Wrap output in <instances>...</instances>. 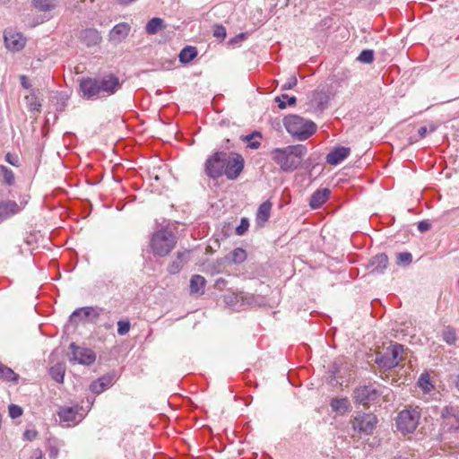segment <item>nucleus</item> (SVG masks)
<instances>
[{"instance_id":"de8ad7c7","label":"nucleus","mask_w":459,"mask_h":459,"mask_svg":"<svg viewBox=\"0 0 459 459\" xmlns=\"http://www.w3.org/2000/svg\"><path fill=\"white\" fill-rule=\"evenodd\" d=\"M226 29L222 25H215L213 30V36L221 40L226 38Z\"/></svg>"},{"instance_id":"c756f323","label":"nucleus","mask_w":459,"mask_h":459,"mask_svg":"<svg viewBox=\"0 0 459 459\" xmlns=\"http://www.w3.org/2000/svg\"><path fill=\"white\" fill-rule=\"evenodd\" d=\"M226 259L232 264H241L247 259V252L243 248L237 247L226 256Z\"/></svg>"},{"instance_id":"4c0bfd02","label":"nucleus","mask_w":459,"mask_h":459,"mask_svg":"<svg viewBox=\"0 0 459 459\" xmlns=\"http://www.w3.org/2000/svg\"><path fill=\"white\" fill-rule=\"evenodd\" d=\"M442 339L449 345H454L457 341L455 329L447 326L442 332Z\"/></svg>"},{"instance_id":"f8f14e48","label":"nucleus","mask_w":459,"mask_h":459,"mask_svg":"<svg viewBox=\"0 0 459 459\" xmlns=\"http://www.w3.org/2000/svg\"><path fill=\"white\" fill-rule=\"evenodd\" d=\"M70 347L73 353V359L79 364L91 365L95 361L96 355L92 350L78 347L74 342L71 343Z\"/></svg>"},{"instance_id":"f704fd0d","label":"nucleus","mask_w":459,"mask_h":459,"mask_svg":"<svg viewBox=\"0 0 459 459\" xmlns=\"http://www.w3.org/2000/svg\"><path fill=\"white\" fill-rule=\"evenodd\" d=\"M386 351L388 352L392 361L395 364L397 367L401 360L402 353L403 352V345L401 344H394L389 347Z\"/></svg>"},{"instance_id":"5fc2aeb1","label":"nucleus","mask_w":459,"mask_h":459,"mask_svg":"<svg viewBox=\"0 0 459 459\" xmlns=\"http://www.w3.org/2000/svg\"><path fill=\"white\" fill-rule=\"evenodd\" d=\"M226 280H224L223 278H219L215 281L214 286L219 290H222L226 286Z\"/></svg>"},{"instance_id":"1a4fd4ad","label":"nucleus","mask_w":459,"mask_h":459,"mask_svg":"<svg viewBox=\"0 0 459 459\" xmlns=\"http://www.w3.org/2000/svg\"><path fill=\"white\" fill-rule=\"evenodd\" d=\"M80 90L86 100H97L101 97L97 78H82L80 81Z\"/></svg>"},{"instance_id":"0eeeda50","label":"nucleus","mask_w":459,"mask_h":459,"mask_svg":"<svg viewBox=\"0 0 459 459\" xmlns=\"http://www.w3.org/2000/svg\"><path fill=\"white\" fill-rule=\"evenodd\" d=\"M225 163L226 166L223 175H225L229 180H236L243 171L245 166L244 158L237 152H227V161Z\"/></svg>"},{"instance_id":"2eb2a0df","label":"nucleus","mask_w":459,"mask_h":459,"mask_svg":"<svg viewBox=\"0 0 459 459\" xmlns=\"http://www.w3.org/2000/svg\"><path fill=\"white\" fill-rule=\"evenodd\" d=\"M350 153L351 149L348 147H335L326 155L325 160L328 164L336 166L348 158Z\"/></svg>"},{"instance_id":"5701e85b","label":"nucleus","mask_w":459,"mask_h":459,"mask_svg":"<svg viewBox=\"0 0 459 459\" xmlns=\"http://www.w3.org/2000/svg\"><path fill=\"white\" fill-rule=\"evenodd\" d=\"M271 210L272 203L270 201H265L259 205L256 212V222L259 226H264V224L269 220Z\"/></svg>"},{"instance_id":"9d476101","label":"nucleus","mask_w":459,"mask_h":459,"mask_svg":"<svg viewBox=\"0 0 459 459\" xmlns=\"http://www.w3.org/2000/svg\"><path fill=\"white\" fill-rule=\"evenodd\" d=\"M378 397V391L373 385H361L354 390L355 402L368 405Z\"/></svg>"},{"instance_id":"13d9d810","label":"nucleus","mask_w":459,"mask_h":459,"mask_svg":"<svg viewBox=\"0 0 459 459\" xmlns=\"http://www.w3.org/2000/svg\"><path fill=\"white\" fill-rule=\"evenodd\" d=\"M11 157H12V156H11V154H10V153L6 154V156H5V160H6V161H8L9 163H11L12 165H15V162L13 160V158H11Z\"/></svg>"},{"instance_id":"dca6fc26","label":"nucleus","mask_w":459,"mask_h":459,"mask_svg":"<svg viewBox=\"0 0 459 459\" xmlns=\"http://www.w3.org/2000/svg\"><path fill=\"white\" fill-rule=\"evenodd\" d=\"M131 27L126 22H120L113 27L109 31L108 39L114 43H120L129 34Z\"/></svg>"},{"instance_id":"4468645a","label":"nucleus","mask_w":459,"mask_h":459,"mask_svg":"<svg viewBox=\"0 0 459 459\" xmlns=\"http://www.w3.org/2000/svg\"><path fill=\"white\" fill-rule=\"evenodd\" d=\"M100 311L102 309L92 307H82L73 312L71 320L76 321L77 318L81 320L90 318L91 322H95L100 317Z\"/></svg>"},{"instance_id":"9b49d317","label":"nucleus","mask_w":459,"mask_h":459,"mask_svg":"<svg viewBox=\"0 0 459 459\" xmlns=\"http://www.w3.org/2000/svg\"><path fill=\"white\" fill-rule=\"evenodd\" d=\"M5 47L12 51H19L26 44V39L20 32H16L12 29L5 30L4 32Z\"/></svg>"},{"instance_id":"72a5a7b5","label":"nucleus","mask_w":459,"mask_h":459,"mask_svg":"<svg viewBox=\"0 0 459 459\" xmlns=\"http://www.w3.org/2000/svg\"><path fill=\"white\" fill-rule=\"evenodd\" d=\"M441 416L444 419V420H455V424H452V426L449 428V430H456L459 429V417L455 413V411L451 407H445L442 410Z\"/></svg>"},{"instance_id":"79ce46f5","label":"nucleus","mask_w":459,"mask_h":459,"mask_svg":"<svg viewBox=\"0 0 459 459\" xmlns=\"http://www.w3.org/2000/svg\"><path fill=\"white\" fill-rule=\"evenodd\" d=\"M397 264L409 265L412 262V255L409 252H402L396 255Z\"/></svg>"},{"instance_id":"bf43d9fd","label":"nucleus","mask_w":459,"mask_h":459,"mask_svg":"<svg viewBox=\"0 0 459 459\" xmlns=\"http://www.w3.org/2000/svg\"><path fill=\"white\" fill-rule=\"evenodd\" d=\"M444 422H445V425L447 426L448 429L452 426V424H455V420H444Z\"/></svg>"},{"instance_id":"cd10ccee","label":"nucleus","mask_w":459,"mask_h":459,"mask_svg":"<svg viewBox=\"0 0 459 459\" xmlns=\"http://www.w3.org/2000/svg\"><path fill=\"white\" fill-rule=\"evenodd\" d=\"M198 52L195 47L186 46L179 53L178 58L180 63L188 64L196 57Z\"/></svg>"},{"instance_id":"6ab92c4d","label":"nucleus","mask_w":459,"mask_h":459,"mask_svg":"<svg viewBox=\"0 0 459 459\" xmlns=\"http://www.w3.org/2000/svg\"><path fill=\"white\" fill-rule=\"evenodd\" d=\"M309 98V105L316 110L322 111L327 107L329 96L324 91H315L311 93Z\"/></svg>"},{"instance_id":"09e8293b","label":"nucleus","mask_w":459,"mask_h":459,"mask_svg":"<svg viewBox=\"0 0 459 459\" xmlns=\"http://www.w3.org/2000/svg\"><path fill=\"white\" fill-rule=\"evenodd\" d=\"M298 83V80L296 78V76L292 75L290 77H289L287 79V81L282 84L281 86V90L283 91H286V90H290L292 88H294Z\"/></svg>"},{"instance_id":"4d7b16f0","label":"nucleus","mask_w":459,"mask_h":459,"mask_svg":"<svg viewBox=\"0 0 459 459\" xmlns=\"http://www.w3.org/2000/svg\"><path fill=\"white\" fill-rule=\"evenodd\" d=\"M453 384L459 390V373L454 377Z\"/></svg>"},{"instance_id":"6e6552de","label":"nucleus","mask_w":459,"mask_h":459,"mask_svg":"<svg viewBox=\"0 0 459 459\" xmlns=\"http://www.w3.org/2000/svg\"><path fill=\"white\" fill-rule=\"evenodd\" d=\"M102 98L115 94L121 87L117 76L109 74L97 78Z\"/></svg>"},{"instance_id":"6e6d98bb","label":"nucleus","mask_w":459,"mask_h":459,"mask_svg":"<svg viewBox=\"0 0 459 459\" xmlns=\"http://www.w3.org/2000/svg\"><path fill=\"white\" fill-rule=\"evenodd\" d=\"M20 80H21V84L23 88L29 89L30 87V83L27 81V77L25 75H21Z\"/></svg>"},{"instance_id":"c85d7f7f","label":"nucleus","mask_w":459,"mask_h":459,"mask_svg":"<svg viewBox=\"0 0 459 459\" xmlns=\"http://www.w3.org/2000/svg\"><path fill=\"white\" fill-rule=\"evenodd\" d=\"M165 27L164 21L161 18L154 17L147 22L145 30L149 35H155Z\"/></svg>"},{"instance_id":"37998d69","label":"nucleus","mask_w":459,"mask_h":459,"mask_svg":"<svg viewBox=\"0 0 459 459\" xmlns=\"http://www.w3.org/2000/svg\"><path fill=\"white\" fill-rule=\"evenodd\" d=\"M130 322L128 320H119L117 322V333L121 336L126 335L130 331Z\"/></svg>"},{"instance_id":"f03ea898","label":"nucleus","mask_w":459,"mask_h":459,"mask_svg":"<svg viewBox=\"0 0 459 459\" xmlns=\"http://www.w3.org/2000/svg\"><path fill=\"white\" fill-rule=\"evenodd\" d=\"M283 125L287 132L299 141L308 139L316 129V126L310 120L298 115H290L284 117Z\"/></svg>"},{"instance_id":"2f4dec72","label":"nucleus","mask_w":459,"mask_h":459,"mask_svg":"<svg viewBox=\"0 0 459 459\" xmlns=\"http://www.w3.org/2000/svg\"><path fill=\"white\" fill-rule=\"evenodd\" d=\"M0 379L17 383L19 375L16 374L11 368L0 363Z\"/></svg>"},{"instance_id":"c9c22d12","label":"nucleus","mask_w":459,"mask_h":459,"mask_svg":"<svg viewBox=\"0 0 459 459\" xmlns=\"http://www.w3.org/2000/svg\"><path fill=\"white\" fill-rule=\"evenodd\" d=\"M418 385L425 394H429L434 389V385H432L430 377L428 373H422L420 376Z\"/></svg>"},{"instance_id":"e433bc0d","label":"nucleus","mask_w":459,"mask_h":459,"mask_svg":"<svg viewBox=\"0 0 459 459\" xmlns=\"http://www.w3.org/2000/svg\"><path fill=\"white\" fill-rule=\"evenodd\" d=\"M274 100L278 104L279 108L281 109H284L288 106H295L297 102L296 97H290L287 94H281V96H277Z\"/></svg>"},{"instance_id":"8fccbe9b","label":"nucleus","mask_w":459,"mask_h":459,"mask_svg":"<svg viewBox=\"0 0 459 459\" xmlns=\"http://www.w3.org/2000/svg\"><path fill=\"white\" fill-rule=\"evenodd\" d=\"M436 130V126H430L429 127V132H434ZM429 132V129L427 126H420L419 129H418V134L420 138H424L427 134Z\"/></svg>"},{"instance_id":"3c124183","label":"nucleus","mask_w":459,"mask_h":459,"mask_svg":"<svg viewBox=\"0 0 459 459\" xmlns=\"http://www.w3.org/2000/svg\"><path fill=\"white\" fill-rule=\"evenodd\" d=\"M37 436L38 432L35 429H27L23 433L24 438L29 441H32L33 439L36 438Z\"/></svg>"},{"instance_id":"a211bd4d","label":"nucleus","mask_w":459,"mask_h":459,"mask_svg":"<svg viewBox=\"0 0 459 459\" xmlns=\"http://www.w3.org/2000/svg\"><path fill=\"white\" fill-rule=\"evenodd\" d=\"M21 207L14 201L0 202V223L21 212Z\"/></svg>"},{"instance_id":"473e14b6","label":"nucleus","mask_w":459,"mask_h":459,"mask_svg":"<svg viewBox=\"0 0 459 459\" xmlns=\"http://www.w3.org/2000/svg\"><path fill=\"white\" fill-rule=\"evenodd\" d=\"M330 405L333 411L340 413L348 411L351 407L350 402L347 398L332 399Z\"/></svg>"},{"instance_id":"7c9ffc66","label":"nucleus","mask_w":459,"mask_h":459,"mask_svg":"<svg viewBox=\"0 0 459 459\" xmlns=\"http://www.w3.org/2000/svg\"><path fill=\"white\" fill-rule=\"evenodd\" d=\"M65 373V366L64 363H57L50 368L49 374L51 377L57 383H63Z\"/></svg>"},{"instance_id":"bb28decb","label":"nucleus","mask_w":459,"mask_h":459,"mask_svg":"<svg viewBox=\"0 0 459 459\" xmlns=\"http://www.w3.org/2000/svg\"><path fill=\"white\" fill-rule=\"evenodd\" d=\"M32 5L40 12H50L58 5V0H32Z\"/></svg>"},{"instance_id":"7ed1b4c3","label":"nucleus","mask_w":459,"mask_h":459,"mask_svg":"<svg viewBox=\"0 0 459 459\" xmlns=\"http://www.w3.org/2000/svg\"><path fill=\"white\" fill-rule=\"evenodd\" d=\"M176 245L175 235L168 230H160L152 235L151 247L159 256H165L171 252Z\"/></svg>"},{"instance_id":"20e7f679","label":"nucleus","mask_w":459,"mask_h":459,"mask_svg":"<svg viewBox=\"0 0 459 459\" xmlns=\"http://www.w3.org/2000/svg\"><path fill=\"white\" fill-rule=\"evenodd\" d=\"M227 161V152H215L209 156L204 163L205 174L212 179H217L223 176Z\"/></svg>"},{"instance_id":"f257e3e1","label":"nucleus","mask_w":459,"mask_h":459,"mask_svg":"<svg viewBox=\"0 0 459 459\" xmlns=\"http://www.w3.org/2000/svg\"><path fill=\"white\" fill-rule=\"evenodd\" d=\"M307 152V149L303 144L290 145L273 149L271 152V158L281 170L288 172L293 171L300 166Z\"/></svg>"},{"instance_id":"b1692460","label":"nucleus","mask_w":459,"mask_h":459,"mask_svg":"<svg viewBox=\"0 0 459 459\" xmlns=\"http://www.w3.org/2000/svg\"><path fill=\"white\" fill-rule=\"evenodd\" d=\"M188 251L178 252L177 258L168 267L169 273H178L182 269L184 264L188 260Z\"/></svg>"},{"instance_id":"58836bf2","label":"nucleus","mask_w":459,"mask_h":459,"mask_svg":"<svg viewBox=\"0 0 459 459\" xmlns=\"http://www.w3.org/2000/svg\"><path fill=\"white\" fill-rule=\"evenodd\" d=\"M0 177L3 178L4 184L13 186L14 183V174L12 169L4 165H0Z\"/></svg>"},{"instance_id":"4be33fe9","label":"nucleus","mask_w":459,"mask_h":459,"mask_svg":"<svg viewBox=\"0 0 459 459\" xmlns=\"http://www.w3.org/2000/svg\"><path fill=\"white\" fill-rule=\"evenodd\" d=\"M112 376L106 375L93 381L90 385V390L94 394H101L112 385Z\"/></svg>"},{"instance_id":"f3484780","label":"nucleus","mask_w":459,"mask_h":459,"mask_svg":"<svg viewBox=\"0 0 459 459\" xmlns=\"http://www.w3.org/2000/svg\"><path fill=\"white\" fill-rule=\"evenodd\" d=\"M388 265V257L385 254L381 253L373 256L368 265V268L370 269V273L376 274L384 273L385 270Z\"/></svg>"},{"instance_id":"49530a36","label":"nucleus","mask_w":459,"mask_h":459,"mask_svg":"<svg viewBox=\"0 0 459 459\" xmlns=\"http://www.w3.org/2000/svg\"><path fill=\"white\" fill-rule=\"evenodd\" d=\"M329 375H330V377H331L332 380L336 381V383H340L339 382V378L341 377V376H340V368L337 365V363H333L330 367V368H329Z\"/></svg>"},{"instance_id":"a19ab883","label":"nucleus","mask_w":459,"mask_h":459,"mask_svg":"<svg viewBox=\"0 0 459 459\" xmlns=\"http://www.w3.org/2000/svg\"><path fill=\"white\" fill-rule=\"evenodd\" d=\"M357 60L363 64H371L374 61V51L371 49L362 50Z\"/></svg>"},{"instance_id":"ddd939ff","label":"nucleus","mask_w":459,"mask_h":459,"mask_svg":"<svg viewBox=\"0 0 459 459\" xmlns=\"http://www.w3.org/2000/svg\"><path fill=\"white\" fill-rule=\"evenodd\" d=\"M85 413L82 407H61L58 416L61 420L67 423H78L84 418Z\"/></svg>"},{"instance_id":"412c9836","label":"nucleus","mask_w":459,"mask_h":459,"mask_svg":"<svg viewBox=\"0 0 459 459\" xmlns=\"http://www.w3.org/2000/svg\"><path fill=\"white\" fill-rule=\"evenodd\" d=\"M330 190L328 188H321L314 192L309 201V206L312 209L319 208L324 203L326 202L330 196Z\"/></svg>"},{"instance_id":"39448f33","label":"nucleus","mask_w":459,"mask_h":459,"mask_svg":"<svg viewBox=\"0 0 459 459\" xmlns=\"http://www.w3.org/2000/svg\"><path fill=\"white\" fill-rule=\"evenodd\" d=\"M420 412L416 409L403 410L396 418V428L403 434L412 433L419 424Z\"/></svg>"},{"instance_id":"aec40b11","label":"nucleus","mask_w":459,"mask_h":459,"mask_svg":"<svg viewBox=\"0 0 459 459\" xmlns=\"http://www.w3.org/2000/svg\"><path fill=\"white\" fill-rule=\"evenodd\" d=\"M81 39L88 47L96 46L100 43L101 36L96 29H86L81 32Z\"/></svg>"},{"instance_id":"423d86ee","label":"nucleus","mask_w":459,"mask_h":459,"mask_svg":"<svg viewBox=\"0 0 459 459\" xmlns=\"http://www.w3.org/2000/svg\"><path fill=\"white\" fill-rule=\"evenodd\" d=\"M377 423V417L372 413H359L352 421V429L360 435H370L373 433Z\"/></svg>"},{"instance_id":"c03bdc74","label":"nucleus","mask_w":459,"mask_h":459,"mask_svg":"<svg viewBox=\"0 0 459 459\" xmlns=\"http://www.w3.org/2000/svg\"><path fill=\"white\" fill-rule=\"evenodd\" d=\"M249 227V221L247 218H242L240 221V224L236 228V234L238 236L244 235Z\"/></svg>"},{"instance_id":"603ef678","label":"nucleus","mask_w":459,"mask_h":459,"mask_svg":"<svg viewBox=\"0 0 459 459\" xmlns=\"http://www.w3.org/2000/svg\"><path fill=\"white\" fill-rule=\"evenodd\" d=\"M430 229V224L426 221H421L418 223V230L420 232L428 231Z\"/></svg>"},{"instance_id":"864d4df0","label":"nucleus","mask_w":459,"mask_h":459,"mask_svg":"<svg viewBox=\"0 0 459 459\" xmlns=\"http://www.w3.org/2000/svg\"><path fill=\"white\" fill-rule=\"evenodd\" d=\"M30 110L39 111L40 104L37 101L36 98H31V101L29 104Z\"/></svg>"},{"instance_id":"ea45409f","label":"nucleus","mask_w":459,"mask_h":459,"mask_svg":"<svg viewBox=\"0 0 459 459\" xmlns=\"http://www.w3.org/2000/svg\"><path fill=\"white\" fill-rule=\"evenodd\" d=\"M262 135L259 132H254L245 136L244 141L247 143V146L251 149H257L260 146V142L256 139L261 138Z\"/></svg>"},{"instance_id":"a18cd8bd","label":"nucleus","mask_w":459,"mask_h":459,"mask_svg":"<svg viewBox=\"0 0 459 459\" xmlns=\"http://www.w3.org/2000/svg\"><path fill=\"white\" fill-rule=\"evenodd\" d=\"M9 415L12 419H17L22 415V409L19 405L11 404L8 408Z\"/></svg>"},{"instance_id":"393cba45","label":"nucleus","mask_w":459,"mask_h":459,"mask_svg":"<svg viewBox=\"0 0 459 459\" xmlns=\"http://www.w3.org/2000/svg\"><path fill=\"white\" fill-rule=\"evenodd\" d=\"M374 362L384 370H390L396 367L395 364L392 361L387 351L384 353L377 352L376 354Z\"/></svg>"},{"instance_id":"a878e982","label":"nucleus","mask_w":459,"mask_h":459,"mask_svg":"<svg viewBox=\"0 0 459 459\" xmlns=\"http://www.w3.org/2000/svg\"><path fill=\"white\" fill-rule=\"evenodd\" d=\"M206 283L204 277L195 274L190 279V292L192 294H203Z\"/></svg>"}]
</instances>
